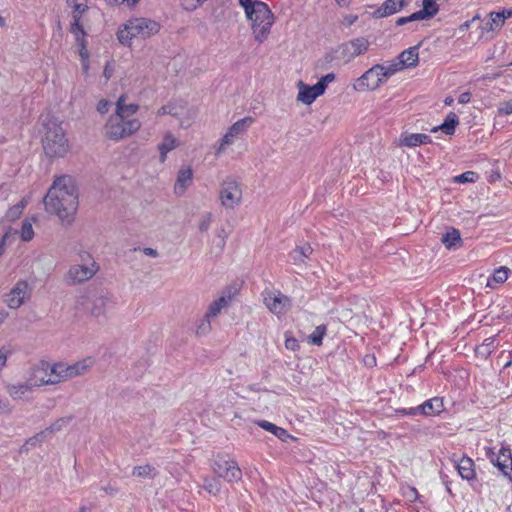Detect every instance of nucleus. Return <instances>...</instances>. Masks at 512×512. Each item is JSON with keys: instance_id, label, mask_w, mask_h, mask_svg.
<instances>
[{"instance_id": "f257e3e1", "label": "nucleus", "mask_w": 512, "mask_h": 512, "mask_svg": "<svg viewBox=\"0 0 512 512\" xmlns=\"http://www.w3.org/2000/svg\"><path fill=\"white\" fill-rule=\"evenodd\" d=\"M78 198L79 193L74 178L61 175L54 179L43 203L47 213L57 216L63 226H70L78 210Z\"/></svg>"}, {"instance_id": "f03ea898", "label": "nucleus", "mask_w": 512, "mask_h": 512, "mask_svg": "<svg viewBox=\"0 0 512 512\" xmlns=\"http://www.w3.org/2000/svg\"><path fill=\"white\" fill-rule=\"evenodd\" d=\"M126 99L124 94L117 99L115 112L109 116L103 128L104 136L116 142L134 135L141 128L140 120L134 117L139 105L127 104Z\"/></svg>"}, {"instance_id": "7ed1b4c3", "label": "nucleus", "mask_w": 512, "mask_h": 512, "mask_svg": "<svg viewBox=\"0 0 512 512\" xmlns=\"http://www.w3.org/2000/svg\"><path fill=\"white\" fill-rule=\"evenodd\" d=\"M42 145L44 153L49 158H62L70 149L69 141L61 126L54 118L43 120Z\"/></svg>"}, {"instance_id": "20e7f679", "label": "nucleus", "mask_w": 512, "mask_h": 512, "mask_svg": "<svg viewBox=\"0 0 512 512\" xmlns=\"http://www.w3.org/2000/svg\"><path fill=\"white\" fill-rule=\"evenodd\" d=\"M250 21L251 31L255 42L262 44L268 40L275 16L264 2L256 3L245 11Z\"/></svg>"}, {"instance_id": "39448f33", "label": "nucleus", "mask_w": 512, "mask_h": 512, "mask_svg": "<svg viewBox=\"0 0 512 512\" xmlns=\"http://www.w3.org/2000/svg\"><path fill=\"white\" fill-rule=\"evenodd\" d=\"M159 24L148 18H132L117 32V38L123 45L129 46L133 39H146L159 32Z\"/></svg>"}, {"instance_id": "423d86ee", "label": "nucleus", "mask_w": 512, "mask_h": 512, "mask_svg": "<svg viewBox=\"0 0 512 512\" xmlns=\"http://www.w3.org/2000/svg\"><path fill=\"white\" fill-rule=\"evenodd\" d=\"M78 263L69 267L64 275V281L68 285H78L92 279L99 271V265L87 251L77 253Z\"/></svg>"}, {"instance_id": "0eeeda50", "label": "nucleus", "mask_w": 512, "mask_h": 512, "mask_svg": "<svg viewBox=\"0 0 512 512\" xmlns=\"http://www.w3.org/2000/svg\"><path fill=\"white\" fill-rule=\"evenodd\" d=\"M29 384L34 388L62 383L60 363L40 361L28 370Z\"/></svg>"}, {"instance_id": "6e6552de", "label": "nucleus", "mask_w": 512, "mask_h": 512, "mask_svg": "<svg viewBox=\"0 0 512 512\" xmlns=\"http://www.w3.org/2000/svg\"><path fill=\"white\" fill-rule=\"evenodd\" d=\"M219 199L224 208L230 210L236 208L242 200L240 184L232 178L225 179L220 185Z\"/></svg>"}, {"instance_id": "1a4fd4ad", "label": "nucleus", "mask_w": 512, "mask_h": 512, "mask_svg": "<svg viewBox=\"0 0 512 512\" xmlns=\"http://www.w3.org/2000/svg\"><path fill=\"white\" fill-rule=\"evenodd\" d=\"M386 81L387 78L383 72V65L376 64L355 81L353 88L360 92L376 90Z\"/></svg>"}, {"instance_id": "9d476101", "label": "nucleus", "mask_w": 512, "mask_h": 512, "mask_svg": "<svg viewBox=\"0 0 512 512\" xmlns=\"http://www.w3.org/2000/svg\"><path fill=\"white\" fill-rule=\"evenodd\" d=\"M253 122L254 119L250 116L236 121L220 140L219 145L215 149V156H220L227 147L231 146L237 138L246 132Z\"/></svg>"}, {"instance_id": "9b49d317", "label": "nucleus", "mask_w": 512, "mask_h": 512, "mask_svg": "<svg viewBox=\"0 0 512 512\" xmlns=\"http://www.w3.org/2000/svg\"><path fill=\"white\" fill-rule=\"evenodd\" d=\"M33 287L27 280H18L9 293L5 302L10 309H18L31 299Z\"/></svg>"}, {"instance_id": "f8f14e48", "label": "nucleus", "mask_w": 512, "mask_h": 512, "mask_svg": "<svg viewBox=\"0 0 512 512\" xmlns=\"http://www.w3.org/2000/svg\"><path fill=\"white\" fill-rule=\"evenodd\" d=\"M213 471L219 478L232 483L242 479V470L233 459L219 458L213 464Z\"/></svg>"}, {"instance_id": "ddd939ff", "label": "nucleus", "mask_w": 512, "mask_h": 512, "mask_svg": "<svg viewBox=\"0 0 512 512\" xmlns=\"http://www.w3.org/2000/svg\"><path fill=\"white\" fill-rule=\"evenodd\" d=\"M59 363L63 383L75 377L85 375L93 367L94 359L91 357H87L73 364H67L65 362Z\"/></svg>"}, {"instance_id": "4468645a", "label": "nucleus", "mask_w": 512, "mask_h": 512, "mask_svg": "<svg viewBox=\"0 0 512 512\" xmlns=\"http://www.w3.org/2000/svg\"><path fill=\"white\" fill-rule=\"evenodd\" d=\"M264 304L277 317L284 315L291 307V300L280 291H268L264 294Z\"/></svg>"}, {"instance_id": "2eb2a0df", "label": "nucleus", "mask_w": 512, "mask_h": 512, "mask_svg": "<svg viewBox=\"0 0 512 512\" xmlns=\"http://www.w3.org/2000/svg\"><path fill=\"white\" fill-rule=\"evenodd\" d=\"M237 293L238 291L234 287L225 288L221 292L220 296L208 305L206 311L208 317H217L224 308L228 307L231 304V302L236 297Z\"/></svg>"}, {"instance_id": "dca6fc26", "label": "nucleus", "mask_w": 512, "mask_h": 512, "mask_svg": "<svg viewBox=\"0 0 512 512\" xmlns=\"http://www.w3.org/2000/svg\"><path fill=\"white\" fill-rule=\"evenodd\" d=\"M298 88H299V92H298V96H297L298 101H300L304 104H307V105L312 104L317 97L321 96L325 92L323 90L322 84H318V83H316L313 86H309V85L304 84L302 81H300L298 83Z\"/></svg>"}, {"instance_id": "f3484780", "label": "nucleus", "mask_w": 512, "mask_h": 512, "mask_svg": "<svg viewBox=\"0 0 512 512\" xmlns=\"http://www.w3.org/2000/svg\"><path fill=\"white\" fill-rule=\"evenodd\" d=\"M443 410V401L441 398L435 397L425 401L423 404L410 408L409 414L416 415L421 413L426 416L436 415L441 413Z\"/></svg>"}, {"instance_id": "a211bd4d", "label": "nucleus", "mask_w": 512, "mask_h": 512, "mask_svg": "<svg viewBox=\"0 0 512 512\" xmlns=\"http://www.w3.org/2000/svg\"><path fill=\"white\" fill-rule=\"evenodd\" d=\"M369 42L363 38L353 39L343 45L342 52L349 59L355 58L368 50Z\"/></svg>"}, {"instance_id": "6ab92c4d", "label": "nucleus", "mask_w": 512, "mask_h": 512, "mask_svg": "<svg viewBox=\"0 0 512 512\" xmlns=\"http://www.w3.org/2000/svg\"><path fill=\"white\" fill-rule=\"evenodd\" d=\"M73 7V10H72V23H71V28H70V31L71 33L73 34H78V39H80V37H82V33H85L84 32V29H83V24L81 23V19L84 15V13L88 10V6L86 4V2H79V3H76L71 5Z\"/></svg>"}, {"instance_id": "aec40b11", "label": "nucleus", "mask_w": 512, "mask_h": 512, "mask_svg": "<svg viewBox=\"0 0 512 512\" xmlns=\"http://www.w3.org/2000/svg\"><path fill=\"white\" fill-rule=\"evenodd\" d=\"M430 142L431 139L427 134L404 132L398 139V146L411 148Z\"/></svg>"}, {"instance_id": "412c9836", "label": "nucleus", "mask_w": 512, "mask_h": 512, "mask_svg": "<svg viewBox=\"0 0 512 512\" xmlns=\"http://www.w3.org/2000/svg\"><path fill=\"white\" fill-rule=\"evenodd\" d=\"M113 304L112 297L108 294L96 296L92 301L91 315L95 318H100L106 315V312Z\"/></svg>"}, {"instance_id": "4be33fe9", "label": "nucleus", "mask_w": 512, "mask_h": 512, "mask_svg": "<svg viewBox=\"0 0 512 512\" xmlns=\"http://www.w3.org/2000/svg\"><path fill=\"white\" fill-rule=\"evenodd\" d=\"M192 178V169L190 167H182L178 171L177 179L174 185L175 194L182 196L186 189L190 186Z\"/></svg>"}, {"instance_id": "5701e85b", "label": "nucleus", "mask_w": 512, "mask_h": 512, "mask_svg": "<svg viewBox=\"0 0 512 512\" xmlns=\"http://www.w3.org/2000/svg\"><path fill=\"white\" fill-rule=\"evenodd\" d=\"M407 5V0H386L375 12L376 18L387 17L400 11Z\"/></svg>"}, {"instance_id": "b1692460", "label": "nucleus", "mask_w": 512, "mask_h": 512, "mask_svg": "<svg viewBox=\"0 0 512 512\" xmlns=\"http://www.w3.org/2000/svg\"><path fill=\"white\" fill-rule=\"evenodd\" d=\"M179 140L171 133L166 132L163 136L161 143L158 144L160 153V162H165L167 154L179 146Z\"/></svg>"}, {"instance_id": "393cba45", "label": "nucleus", "mask_w": 512, "mask_h": 512, "mask_svg": "<svg viewBox=\"0 0 512 512\" xmlns=\"http://www.w3.org/2000/svg\"><path fill=\"white\" fill-rule=\"evenodd\" d=\"M34 386L29 384V378L22 383L11 384L6 387L7 393L13 399H24L28 394L32 393Z\"/></svg>"}, {"instance_id": "a878e982", "label": "nucleus", "mask_w": 512, "mask_h": 512, "mask_svg": "<svg viewBox=\"0 0 512 512\" xmlns=\"http://www.w3.org/2000/svg\"><path fill=\"white\" fill-rule=\"evenodd\" d=\"M455 467L463 479L472 480L475 478L474 462L471 458L462 457L458 462H455Z\"/></svg>"}, {"instance_id": "bb28decb", "label": "nucleus", "mask_w": 512, "mask_h": 512, "mask_svg": "<svg viewBox=\"0 0 512 512\" xmlns=\"http://www.w3.org/2000/svg\"><path fill=\"white\" fill-rule=\"evenodd\" d=\"M398 59L401 62L403 68L415 67L419 61L418 46H413L404 50L400 53Z\"/></svg>"}, {"instance_id": "cd10ccee", "label": "nucleus", "mask_w": 512, "mask_h": 512, "mask_svg": "<svg viewBox=\"0 0 512 512\" xmlns=\"http://www.w3.org/2000/svg\"><path fill=\"white\" fill-rule=\"evenodd\" d=\"M494 464L504 475L508 476L509 470H512V456L510 450L508 448H502Z\"/></svg>"}, {"instance_id": "c85d7f7f", "label": "nucleus", "mask_w": 512, "mask_h": 512, "mask_svg": "<svg viewBox=\"0 0 512 512\" xmlns=\"http://www.w3.org/2000/svg\"><path fill=\"white\" fill-rule=\"evenodd\" d=\"M509 273H510L509 268H507L505 266L499 267L498 269H496L494 271L493 275L490 278H488L486 286L491 289H495L498 285H501L504 282H506V280L508 279Z\"/></svg>"}, {"instance_id": "c756f323", "label": "nucleus", "mask_w": 512, "mask_h": 512, "mask_svg": "<svg viewBox=\"0 0 512 512\" xmlns=\"http://www.w3.org/2000/svg\"><path fill=\"white\" fill-rule=\"evenodd\" d=\"M459 124L458 116L450 112L444 122L437 127H434L431 132H437L438 130L443 131L446 135H453L455 132L456 126Z\"/></svg>"}, {"instance_id": "7c9ffc66", "label": "nucleus", "mask_w": 512, "mask_h": 512, "mask_svg": "<svg viewBox=\"0 0 512 512\" xmlns=\"http://www.w3.org/2000/svg\"><path fill=\"white\" fill-rule=\"evenodd\" d=\"M422 3V9L416 12V17L420 20L430 19L438 13L439 6L435 0H423Z\"/></svg>"}, {"instance_id": "2f4dec72", "label": "nucleus", "mask_w": 512, "mask_h": 512, "mask_svg": "<svg viewBox=\"0 0 512 512\" xmlns=\"http://www.w3.org/2000/svg\"><path fill=\"white\" fill-rule=\"evenodd\" d=\"M441 241L447 249L457 248L462 244L460 232L455 228L449 229L442 236Z\"/></svg>"}, {"instance_id": "473e14b6", "label": "nucleus", "mask_w": 512, "mask_h": 512, "mask_svg": "<svg viewBox=\"0 0 512 512\" xmlns=\"http://www.w3.org/2000/svg\"><path fill=\"white\" fill-rule=\"evenodd\" d=\"M312 251V247L309 244H305L291 251L289 257L294 264L303 263L311 255Z\"/></svg>"}, {"instance_id": "72a5a7b5", "label": "nucleus", "mask_w": 512, "mask_h": 512, "mask_svg": "<svg viewBox=\"0 0 512 512\" xmlns=\"http://www.w3.org/2000/svg\"><path fill=\"white\" fill-rule=\"evenodd\" d=\"M490 20L485 24L484 30L486 31H498L505 24V16L500 12H491L489 14Z\"/></svg>"}, {"instance_id": "f704fd0d", "label": "nucleus", "mask_w": 512, "mask_h": 512, "mask_svg": "<svg viewBox=\"0 0 512 512\" xmlns=\"http://www.w3.org/2000/svg\"><path fill=\"white\" fill-rule=\"evenodd\" d=\"M132 475L139 478H154L157 475L155 467L147 464L133 468Z\"/></svg>"}, {"instance_id": "c9c22d12", "label": "nucleus", "mask_w": 512, "mask_h": 512, "mask_svg": "<svg viewBox=\"0 0 512 512\" xmlns=\"http://www.w3.org/2000/svg\"><path fill=\"white\" fill-rule=\"evenodd\" d=\"M212 319H213L212 317H208V314L205 313L203 318H201L197 323V326L195 329V334L199 337L208 335L212 330V326H211Z\"/></svg>"}, {"instance_id": "e433bc0d", "label": "nucleus", "mask_w": 512, "mask_h": 512, "mask_svg": "<svg viewBox=\"0 0 512 512\" xmlns=\"http://www.w3.org/2000/svg\"><path fill=\"white\" fill-rule=\"evenodd\" d=\"M203 489L207 491L209 494L216 496L220 493L221 483L216 478H204L203 480Z\"/></svg>"}, {"instance_id": "4c0bfd02", "label": "nucleus", "mask_w": 512, "mask_h": 512, "mask_svg": "<svg viewBox=\"0 0 512 512\" xmlns=\"http://www.w3.org/2000/svg\"><path fill=\"white\" fill-rule=\"evenodd\" d=\"M67 423V419L60 418L56 420L53 424H51L48 428H46L44 431L40 432L36 437H40L41 439H43L46 437L47 434L59 432L66 426Z\"/></svg>"}, {"instance_id": "58836bf2", "label": "nucleus", "mask_w": 512, "mask_h": 512, "mask_svg": "<svg viewBox=\"0 0 512 512\" xmlns=\"http://www.w3.org/2000/svg\"><path fill=\"white\" fill-rule=\"evenodd\" d=\"M327 328L325 325H319L315 328V330L309 335L308 341L313 345L320 346L322 345V340L326 334Z\"/></svg>"}, {"instance_id": "ea45409f", "label": "nucleus", "mask_w": 512, "mask_h": 512, "mask_svg": "<svg viewBox=\"0 0 512 512\" xmlns=\"http://www.w3.org/2000/svg\"><path fill=\"white\" fill-rule=\"evenodd\" d=\"M26 200L22 199L19 203L12 206L6 213V218L9 221H15L17 220L23 213V210L26 206Z\"/></svg>"}, {"instance_id": "a19ab883", "label": "nucleus", "mask_w": 512, "mask_h": 512, "mask_svg": "<svg viewBox=\"0 0 512 512\" xmlns=\"http://www.w3.org/2000/svg\"><path fill=\"white\" fill-rule=\"evenodd\" d=\"M20 237L23 241H30L34 237V230L32 223L29 220H25L22 224V228L20 231Z\"/></svg>"}, {"instance_id": "79ce46f5", "label": "nucleus", "mask_w": 512, "mask_h": 512, "mask_svg": "<svg viewBox=\"0 0 512 512\" xmlns=\"http://www.w3.org/2000/svg\"><path fill=\"white\" fill-rule=\"evenodd\" d=\"M402 69L404 68L399 60L393 61L387 65H383V72L385 73L387 79Z\"/></svg>"}, {"instance_id": "37998d69", "label": "nucleus", "mask_w": 512, "mask_h": 512, "mask_svg": "<svg viewBox=\"0 0 512 512\" xmlns=\"http://www.w3.org/2000/svg\"><path fill=\"white\" fill-rule=\"evenodd\" d=\"M212 213L207 212L205 213L199 220L198 228L201 232H207L210 228V225L212 223Z\"/></svg>"}, {"instance_id": "c03bdc74", "label": "nucleus", "mask_w": 512, "mask_h": 512, "mask_svg": "<svg viewBox=\"0 0 512 512\" xmlns=\"http://www.w3.org/2000/svg\"><path fill=\"white\" fill-rule=\"evenodd\" d=\"M477 179V174L473 171L464 172L454 177V181L458 183L474 182Z\"/></svg>"}, {"instance_id": "a18cd8bd", "label": "nucleus", "mask_w": 512, "mask_h": 512, "mask_svg": "<svg viewBox=\"0 0 512 512\" xmlns=\"http://www.w3.org/2000/svg\"><path fill=\"white\" fill-rule=\"evenodd\" d=\"M74 35H75L76 43L79 47L80 56L83 59V61H85L88 59V52L86 50L85 33H82V37H80V39H78V34H74Z\"/></svg>"}, {"instance_id": "49530a36", "label": "nucleus", "mask_w": 512, "mask_h": 512, "mask_svg": "<svg viewBox=\"0 0 512 512\" xmlns=\"http://www.w3.org/2000/svg\"><path fill=\"white\" fill-rule=\"evenodd\" d=\"M179 113L177 111V107L172 104L164 105L160 107L157 111V115L163 116V115H172L177 116Z\"/></svg>"}, {"instance_id": "de8ad7c7", "label": "nucleus", "mask_w": 512, "mask_h": 512, "mask_svg": "<svg viewBox=\"0 0 512 512\" xmlns=\"http://www.w3.org/2000/svg\"><path fill=\"white\" fill-rule=\"evenodd\" d=\"M181 6L188 11L195 10L197 7H199L203 1L202 0H180Z\"/></svg>"}, {"instance_id": "09e8293b", "label": "nucleus", "mask_w": 512, "mask_h": 512, "mask_svg": "<svg viewBox=\"0 0 512 512\" xmlns=\"http://www.w3.org/2000/svg\"><path fill=\"white\" fill-rule=\"evenodd\" d=\"M498 113L501 115L512 114V99L500 103L498 106Z\"/></svg>"}, {"instance_id": "8fccbe9b", "label": "nucleus", "mask_w": 512, "mask_h": 512, "mask_svg": "<svg viewBox=\"0 0 512 512\" xmlns=\"http://www.w3.org/2000/svg\"><path fill=\"white\" fill-rule=\"evenodd\" d=\"M256 424L261 427L262 429L270 432V433H274L275 430L277 429L278 426H276L275 424L269 422V421H266V420H258L256 421Z\"/></svg>"}, {"instance_id": "3c124183", "label": "nucleus", "mask_w": 512, "mask_h": 512, "mask_svg": "<svg viewBox=\"0 0 512 512\" xmlns=\"http://www.w3.org/2000/svg\"><path fill=\"white\" fill-rule=\"evenodd\" d=\"M285 347L288 350L297 351L300 346H299V343H298L296 338H294V337H286V339H285Z\"/></svg>"}, {"instance_id": "603ef678", "label": "nucleus", "mask_w": 512, "mask_h": 512, "mask_svg": "<svg viewBox=\"0 0 512 512\" xmlns=\"http://www.w3.org/2000/svg\"><path fill=\"white\" fill-rule=\"evenodd\" d=\"M273 435H275L277 438H279L283 442H286L288 439L291 438V436L289 435L287 430L282 427H277V429L275 430Z\"/></svg>"}, {"instance_id": "864d4df0", "label": "nucleus", "mask_w": 512, "mask_h": 512, "mask_svg": "<svg viewBox=\"0 0 512 512\" xmlns=\"http://www.w3.org/2000/svg\"><path fill=\"white\" fill-rule=\"evenodd\" d=\"M335 80V74L334 73H328L325 76H323L317 83L322 84L323 90L325 91L327 88V85Z\"/></svg>"}, {"instance_id": "5fc2aeb1", "label": "nucleus", "mask_w": 512, "mask_h": 512, "mask_svg": "<svg viewBox=\"0 0 512 512\" xmlns=\"http://www.w3.org/2000/svg\"><path fill=\"white\" fill-rule=\"evenodd\" d=\"M109 107L110 102L106 99H102L98 102L96 109L100 114H105L108 112Z\"/></svg>"}, {"instance_id": "6e6d98bb", "label": "nucleus", "mask_w": 512, "mask_h": 512, "mask_svg": "<svg viewBox=\"0 0 512 512\" xmlns=\"http://www.w3.org/2000/svg\"><path fill=\"white\" fill-rule=\"evenodd\" d=\"M420 18L416 17V12L407 17H400L397 19L396 24L398 26L404 25L411 21H418Z\"/></svg>"}, {"instance_id": "4d7b16f0", "label": "nucleus", "mask_w": 512, "mask_h": 512, "mask_svg": "<svg viewBox=\"0 0 512 512\" xmlns=\"http://www.w3.org/2000/svg\"><path fill=\"white\" fill-rule=\"evenodd\" d=\"M105 2L110 6H116L126 3L128 6L134 5L138 2V0H105Z\"/></svg>"}, {"instance_id": "13d9d810", "label": "nucleus", "mask_w": 512, "mask_h": 512, "mask_svg": "<svg viewBox=\"0 0 512 512\" xmlns=\"http://www.w3.org/2000/svg\"><path fill=\"white\" fill-rule=\"evenodd\" d=\"M259 0H239V4L241 7H243L244 11L251 8L256 3H260Z\"/></svg>"}, {"instance_id": "bf43d9fd", "label": "nucleus", "mask_w": 512, "mask_h": 512, "mask_svg": "<svg viewBox=\"0 0 512 512\" xmlns=\"http://www.w3.org/2000/svg\"><path fill=\"white\" fill-rule=\"evenodd\" d=\"M357 19H358L357 15H347L343 18L342 23L346 26H351L357 21Z\"/></svg>"}, {"instance_id": "052dcab7", "label": "nucleus", "mask_w": 512, "mask_h": 512, "mask_svg": "<svg viewBox=\"0 0 512 512\" xmlns=\"http://www.w3.org/2000/svg\"><path fill=\"white\" fill-rule=\"evenodd\" d=\"M8 353L4 349H0V371L6 366Z\"/></svg>"}, {"instance_id": "680f3d73", "label": "nucleus", "mask_w": 512, "mask_h": 512, "mask_svg": "<svg viewBox=\"0 0 512 512\" xmlns=\"http://www.w3.org/2000/svg\"><path fill=\"white\" fill-rule=\"evenodd\" d=\"M10 238V233L6 232L0 241V256L4 253L7 240Z\"/></svg>"}, {"instance_id": "e2e57ef3", "label": "nucleus", "mask_w": 512, "mask_h": 512, "mask_svg": "<svg viewBox=\"0 0 512 512\" xmlns=\"http://www.w3.org/2000/svg\"><path fill=\"white\" fill-rule=\"evenodd\" d=\"M470 100H471V94L469 92H464V93L460 94V96L458 98V101L461 104L469 103Z\"/></svg>"}, {"instance_id": "0e129e2a", "label": "nucleus", "mask_w": 512, "mask_h": 512, "mask_svg": "<svg viewBox=\"0 0 512 512\" xmlns=\"http://www.w3.org/2000/svg\"><path fill=\"white\" fill-rule=\"evenodd\" d=\"M143 253L147 256H150V257H153V258H156L158 257V251L156 249H153V248H150V247H146L143 249Z\"/></svg>"}, {"instance_id": "69168bd1", "label": "nucleus", "mask_w": 512, "mask_h": 512, "mask_svg": "<svg viewBox=\"0 0 512 512\" xmlns=\"http://www.w3.org/2000/svg\"><path fill=\"white\" fill-rule=\"evenodd\" d=\"M112 75V70L110 69L109 65H106L104 68V76L106 79H109Z\"/></svg>"}, {"instance_id": "338daca9", "label": "nucleus", "mask_w": 512, "mask_h": 512, "mask_svg": "<svg viewBox=\"0 0 512 512\" xmlns=\"http://www.w3.org/2000/svg\"><path fill=\"white\" fill-rule=\"evenodd\" d=\"M500 13L503 14V16H505V20L508 19V18H511L512 17V8L511 9L503 10Z\"/></svg>"}, {"instance_id": "774afa93", "label": "nucleus", "mask_w": 512, "mask_h": 512, "mask_svg": "<svg viewBox=\"0 0 512 512\" xmlns=\"http://www.w3.org/2000/svg\"><path fill=\"white\" fill-rule=\"evenodd\" d=\"M8 317V313L6 311H0V324H2L6 318Z\"/></svg>"}]
</instances>
